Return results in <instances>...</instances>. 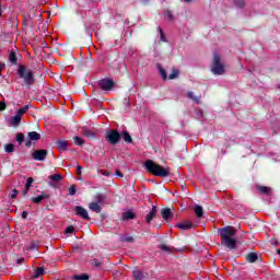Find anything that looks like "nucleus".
<instances>
[{"label":"nucleus","instance_id":"nucleus-1","mask_svg":"<svg viewBox=\"0 0 280 280\" xmlns=\"http://www.w3.org/2000/svg\"><path fill=\"white\" fill-rule=\"evenodd\" d=\"M145 170L150 172V174H153V176H160L162 178H165V176H170V170L164 168L163 166L154 163L152 160H148L144 163Z\"/></svg>","mask_w":280,"mask_h":280},{"label":"nucleus","instance_id":"nucleus-2","mask_svg":"<svg viewBox=\"0 0 280 280\" xmlns=\"http://www.w3.org/2000/svg\"><path fill=\"white\" fill-rule=\"evenodd\" d=\"M18 74L22 78L26 86H32V84H34V72H32L31 69H27L25 66H20Z\"/></svg>","mask_w":280,"mask_h":280},{"label":"nucleus","instance_id":"nucleus-3","mask_svg":"<svg viewBox=\"0 0 280 280\" xmlns=\"http://www.w3.org/2000/svg\"><path fill=\"white\" fill-rule=\"evenodd\" d=\"M211 71L214 75H223L225 72L224 65L217 52H214Z\"/></svg>","mask_w":280,"mask_h":280},{"label":"nucleus","instance_id":"nucleus-4","mask_svg":"<svg viewBox=\"0 0 280 280\" xmlns=\"http://www.w3.org/2000/svg\"><path fill=\"white\" fill-rule=\"evenodd\" d=\"M27 110H30V105H26L22 108H20L18 112H16V115L15 116H12L10 118V124L14 126V128H16V126H19V124H21V119H23V115L25 113H27Z\"/></svg>","mask_w":280,"mask_h":280},{"label":"nucleus","instance_id":"nucleus-5","mask_svg":"<svg viewBox=\"0 0 280 280\" xmlns=\"http://www.w3.org/2000/svg\"><path fill=\"white\" fill-rule=\"evenodd\" d=\"M105 139L110 143L112 145H115L119 143V140L121 139V135L118 133L117 130H109L105 133Z\"/></svg>","mask_w":280,"mask_h":280},{"label":"nucleus","instance_id":"nucleus-6","mask_svg":"<svg viewBox=\"0 0 280 280\" xmlns=\"http://www.w3.org/2000/svg\"><path fill=\"white\" fill-rule=\"evenodd\" d=\"M245 259L247 264H261L264 261V258L261 257V253H255V252H249L245 255Z\"/></svg>","mask_w":280,"mask_h":280},{"label":"nucleus","instance_id":"nucleus-7","mask_svg":"<svg viewBox=\"0 0 280 280\" xmlns=\"http://www.w3.org/2000/svg\"><path fill=\"white\" fill-rule=\"evenodd\" d=\"M221 240H229L231 237H234L235 235V228L233 226H225L223 229L219 230Z\"/></svg>","mask_w":280,"mask_h":280},{"label":"nucleus","instance_id":"nucleus-8","mask_svg":"<svg viewBox=\"0 0 280 280\" xmlns=\"http://www.w3.org/2000/svg\"><path fill=\"white\" fill-rule=\"evenodd\" d=\"M221 246H225L229 250H235L237 248V240L230 237L221 240Z\"/></svg>","mask_w":280,"mask_h":280},{"label":"nucleus","instance_id":"nucleus-9","mask_svg":"<svg viewBox=\"0 0 280 280\" xmlns=\"http://www.w3.org/2000/svg\"><path fill=\"white\" fill-rule=\"evenodd\" d=\"M113 86H115V83L110 79H103L100 81V88L103 91H110V89H113Z\"/></svg>","mask_w":280,"mask_h":280},{"label":"nucleus","instance_id":"nucleus-10","mask_svg":"<svg viewBox=\"0 0 280 280\" xmlns=\"http://www.w3.org/2000/svg\"><path fill=\"white\" fill-rule=\"evenodd\" d=\"M27 139L25 142L26 148H30L32 145V141H38V139H40V133L36 132V131H31L27 135Z\"/></svg>","mask_w":280,"mask_h":280},{"label":"nucleus","instance_id":"nucleus-11","mask_svg":"<svg viewBox=\"0 0 280 280\" xmlns=\"http://www.w3.org/2000/svg\"><path fill=\"white\" fill-rule=\"evenodd\" d=\"M33 159L35 161H45L47 159V150H36L33 152Z\"/></svg>","mask_w":280,"mask_h":280},{"label":"nucleus","instance_id":"nucleus-12","mask_svg":"<svg viewBox=\"0 0 280 280\" xmlns=\"http://www.w3.org/2000/svg\"><path fill=\"white\" fill-rule=\"evenodd\" d=\"M56 148L59 152H67L69 150V141L67 140H57Z\"/></svg>","mask_w":280,"mask_h":280},{"label":"nucleus","instance_id":"nucleus-13","mask_svg":"<svg viewBox=\"0 0 280 280\" xmlns=\"http://www.w3.org/2000/svg\"><path fill=\"white\" fill-rule=\"evenodd\" d=\"M175 229H180L182 231H189L194 229V222L191 221H184L182 223L175 224Z\"/></svg>","mask_w":280,"mask_h":280},{"label":"nucleus","instance_id":"nucleus-14","mask_svg":"<svg viewBox=\"0 0 280 280\" xmlns=\"http://www.w3.org/2000/svg\"><path fill=\"white\" fill-rule=\"evenodd\" d=\"M48 178L50 179L49 186H50V187H56V184H57V183H60V180H62V175H60V174H55V175L48 176Z\"/></svg>","mask_w":280,"mask_h":280},{"label":"nucleus","instance_id":"nucleus-15","mask_svg":"<svg viewBox=\"0 0 280 280\" xmlns=\"http://www.w3.org/2000/svg\"><path fill=\"white\" fill-rule=\"evenodd\" d=\"M91 218L95 222H104V220H106V214L101 211H95V212H93Z\"/></svg>","mask_w":280,"mask_h":280},{"label":"nucleus","instance_id":"nucleus-16","mask_svg":"<svg viewBox=\"0 0 280 280\" xmlns=\"http://www.w3.org/2000/svg\"><path fill=\"white\" fill-rule=\"evenodd\" d=\"M137 218V214L132 211H127L122 213V217L120 218L121 222H128V220H135Z\"/></svg>","mask_w":280,"mask_h":280},{"label":"nucleus","instance_id":"nucleus-17","mask_svg":"<svg viewBox=\"0 0 280 280\" xmlns=\"http://www.w3.org/2000/svg\"><path fill=\"white\" fill-rule=\"evenodd\" d=\"M119 242H121L122 244H133L135 237L130 235H121L119 236Z\"/></svg>","mask_w":280,"mask_h":280},{"label":"nucleus","instance_id":"nucleus-18","mask_svg":"<svg viewBox=\"0 0 280 280\" xmlns=\"http://www.w3.org/2000/svg\"><path fill=\"white\" fill-rule=\"evenodd\" d=\"M43 275H45V268L38 267L37 269L34 270L32 279H38V277H43Z\"/></svg>","mask_w":280,"mask_h":280},{"label":"nucleus","instance_id":"nucleus-19","mask_svg":"<svg viewBox=\"0 0 280 280\" xmlns=\"http://www.w3.org/2000/svg\"><path fill=\"white\" fill-rule=\"evenodd\" d=\"M75 215H78V218H82V220H91V215H89V211H77Z\"/></svg>","mask_w":280,"mask_h":280},{"label":"nucleus","instance_id":"nucleus-20","mask_svg":"<svg viewBox=\"0 0 280 280\" xmlns=\"http://www.w3.org/2000/svg\"><path fill=\"white\" fill-rule=\"evenodd\" d=\"M133 279L135 280H143V279H145V273H143V271H141V270H136V271H133Z\"/></svg>","mask_w":280,"mask_h":280},{"label":"nucleus","instance_id":"nucleus-21","mask_svg":"<svg viewBox=\"0 0 280 280\" xmlns=\"http://www.w3.org/2000/svg\"><path fill=\"white\" fill-rule=\"evenodd\" d=\"M258 191H260V194L270 196V191H272V188L267 187V186H258Z\"/></svg>","mask_w":280,"mask_h":280},{"label":"nucleus","instance_id":"nucleus-22","mask_svg":"<svg viewBox=\"0 0 280 280\" xmlns=\"http://www.w3.org/2000/svg\"><path fill=\"white\" fill-rule=\"evenodd\" d=\"M154 218H156V211L149 212L145 217L147 223L150 224V222H152Z\"/></svg>","mask_w":280,"mask_h":280},{"label":"nucleus","instance_id":"nucleus-23","mask_svg":"<svg viewBox=\"0 0 280 280\" xmlns=\"http://www.w3.org/2000/svg\"><path fill=\"white\" fill-rule=\"evenodd\" d=\"M46 198H48L47 195H38L37 197L33 198V202H35V205H38V202H43V200H45Z\"/></svg>","mask_w":280,"mask_h":280},{"label":"nucleus","instance_id":"nucleus-24","mask_svg":"<svg viewBox=\"0 0 280 280\" xmlns=\"http://www.w3.org/2000/svg\"><path fill=\"white\" fill-rule=\"evenodd\" d=\"M174 213L172 211H162V218L167 222L170 218H173Z\"/></svg>","mask_w":280,"mask_h":280},{"label":"nucleus","instance_id":"nucleus-25","mask_svg":"<svg viewBox=\"0 0 280 280\" xmlns=\"http://www.w3.org/2000/svg\"><path fill=\"white\" fill-rule=\"evenodd\" d=\"M122 139L126 143H130L132 141V137L130 136V133H128V131L122 132Z\"/></svg>","mask_w":280,"mask_h":280},{"label":"nucleus","instance_id":"nucleus-26","mask_svg":"<svg viewBox=\"0 0 280 280\" xmlns=\"http://www.w3.org/2000/svg\"><path fill=\"white\" fill-rule=\"evenodd\" d=\"M32 183H34V178L28 177L27 180H26L24 195L27 194V191H30V187H32Z\"/></svg>","mask_w":280,"mask_h":280},{"label":"nucleus","instance_id":"nucleus-27","mask_svg":"<svg viewBox=\"0 0 280 280\" xmlns=\"http://www.w3.org/2000/svg\"><path fill=\"white\" fill-rule=\"evenodd\" d=\"M164 20L165 21H174V14H172L171 11H165L164 12Z\"/></svg>","mask_w":280,"mask_h":280},{"label":"nucleus","instance_id":"nucleus-28","mask_svg":"<svg viewBox=\"0 0 280 280\" xmlns=\"http://www.w3.org/2000/svg\"><path fill=\"white\" fill-rule=\"evenodd\" d=\"M4 150L8 154H12V152H14V144L10 143V144H5L4 145Z\"/></svg>","mask_w":280,"mask_h":280},{"label":"nucleus","instance_id":"nucleus-29","mask_svg":"<svg viewBox=\"0 0 280 280\" xmlns=\"http://www.w3.org/2000/svg\"><path fill=\"white\" fill-rule=\"evenodd\" d=\"M9 62H11V65H16V54L10 52Z\"/></svg>","mask_w":280,"mask_h":280},{"label":"nucleus","instance_id":"nucleus-30","mask_svg":"<svg viewBox=\"0 0 280 280\" xmlns=\"http://www.w3.org/2000/svg\"><path fill=\"white\" fill-rule=\"evenodd\" d=\"M89 209H91V211H100V203L92 202L90 203Z\"/></svg>","mask_w":280,"mask_h":280},{"label":"nucleus","instance_id":"nucleus-31","mask_svg":"<svg viewBox=\"0 0 280 280\" xmlns=\"http://www.w3.org/2000/svg\"><path fill=\"white\" fill-rule=\"evenodd\" d=\"M178 78V70L173 69L172 73L168 75V80H176Z\"/></svg>","mask_w":280,"mask_h":280},{"label":"nucleus","instance_id":"nucleus-32","mask_svg":"<svg viewBox=\"0 0 280 280\" xmlns=\"http://www.w3.org/2000/svg\"><path fill=\"white\" fill-rule=\"evenodd\" d=\"M188 97L189 100H192V102H196L198 104V102H200V97L194 95V92H188Z\"/></svg>","mask_w":280,"mask_h":280},{"label":"nucleus","instance_id":"nucleus-33","mask_svg":"<svg viewBox=\"0 0 280 280\" xmlns=\"http://www.w3.org/2000/svg\"><path fill=\"white\" fill-rule=\"evenodd\" d=\"M73 141L75 143V145H84V140H82V138L75 136L73 137Z\"/></svg>","mask_w":280,"mask_h":280},{"label":"nucleus","instance_id":"nucleus-34","mask_svg":"<svg viewBox=\"0 0 280 280\" xmlns=\"http://www.w3.org/2000/svg\"><path fill=\"white\" fill-rule=\"evenodd\" d=\"M75 280H89V276L86 273L75 275Z\"/></svg>","mask_w":280,"mask_h":280},{"label":"nucleus","instance_id":"nucleus-35","mask_svg":"<svg viewBox=\"0 0 280 280\" xmlns=\"http://www.w3.org/2000/svg\"><path fill=\"white\" fill-rule=\"evenodd\" d=\"M160 32V39L162 43H167V38L165 37V33H163V30L161 27L158 28Z\"/></svg>","mask_w":280,"mask_h":280},{"label":"nucleus","instance_id":"nucleus-36","mask_svg":"<svg viewBox=\"0 0 280 280\" xmlns=\"http://www.w3.org/2000/svg\"><path fill=\"white\" fill-rule=\"evenodd\" d=\"M160 250H164L165 253H172V247H170L165 244H162V245H160Z\"/></svg>","mask_w":280,"mask_h":280},{"label":"nucleus","instance_id":"nucleus-37","mask_svg":"<svg viewBox=\"0 0 280 280\" xmlns=\"http://www.w3.org/2000/svg\"><path fill=\"white\" fill-rule=\"evenodd\" d=\"M159 71H160V74H161V78L163 79V80H167V72H165V69H163V68H159Z\"/></svg>","mask_w":280,"mask_h":280},{"label":"nucleus","instance_id":"nucleus-38","mask_svg":"<svg viewBox=\"0 0 280 280\" xmlns=\"http://www.w3.org/2000/svg\"><path fill=\"white\" fill-rule=\"evenodd\" d=\"M16 141H19L20 145L25 141V136L23 133L16 135Z\"/></svg>","mask_w":280,"mask_h":280},{"label":"nucleus","instance_id":"nucleus-39","mask_svg":"<svg viewBox=\"0 0 280 280\" xmlns=\"http://www.w3.org/2000/svg\"><path fill=\"white\" fill-rule=\"evenodd\" d=\"M196 220H200L205 218V212L203 211H195Z\"/></svg>","mask_w":280,"mask_h":280},{"label":"nucleus","instance_id":"nucleus-40","mask_svg":"<svg viewBox=\"0 0 280 280\" xmlns=\"http://www.w3.org/2000/svg\"><path fill=\"white\" fill-rule=\"evenodd\" d=\"M236 8H244V0H234Z\"/></svg>","mask_w":280,"mask_h":280},{"label":"nucleus","instance_id":"nucleus-41","mask_svg":"<svg viewBox=\"0 0 280 280\" xmlns=\"http://www.w3.org/2000/svg\"><path fill=\"white\" fill-rule=\"evenodd\" d=\"M75 191H77L75 185H72V186L69 188V190H68V192H69L70 196H75Z\"/></svg>","mask_w":280,"mask_h":280},{"label":"nucleus","instance_id":"nucleus-42","mask_svg":"<svg viewBox=\"0 0 280 280\" xmlns=\"http://www.w3.org/2000/svg\"><path fill=\"white\" fill-rule=\"evenodd\" d=\"M92 266H94L95 268H100L102 266V261H100L97 259H93L92 260Z\"/></svg>","mask_w":280,"mask_h":280},{"label":"nucleus","instance_id":"nucleus-43","mask_svg":"<svg viewBox=\"0 0 280 280\" xmlns=\"http://www.w3.org/2000/svg\"><path fill=\"white\" fill-rule=\"evenodd\" d=\"M75 232V228H73V225H69L67 229H66V233L67 234H71V233H74Z\"/></svg>","mask_w":280,"mask_h":280},{"label":"nucleus","instance_id":"nucleus-44","mask_svg":"<svg viewBox=\"0 0 280 280\" xmlns=\"http://www.w3.org/2000/svg\"><path fill=\"white\" fill-rule=\"evenodd\" d=\"M16 196H19V190H16V189L12 190L10 194V197L15 198Z\"/></svg>","mask_w":280,"mask_h":280},{"label":"nucleus","instance_id":"nucleus-45","mask_svg":"<svg viewBox=\"0 0 280 280\" xmlns=\"http://www.w3.org/2000/svg\"><path fill=\"white\" fill-rule=\"evenodd\" d=\"M77 174L80 176L82 174V166L78 165L77 166Z\"/></svg>","mask_w":280,"mask_h":280},{"label":"nucleus","instance_id":"nucleus-46","mask_svg":"<svg viewBox=\"0 0 280 280\" xmlns=\"http://www.w3.org/2000/svg\"><path fill=\"white\" fill-rule=\"evenodd\" d=\"M83 135L84 137H93V133L91 131H84Z\"/></svg>","mask_w":280,"mask_h":280},{"label":"nucleus","instance_id":"nucleus-47","mask_svg":"<svg viewBox=\"0 0 280 280\" xmlns=\"http://www.w3.org/2000/svg\"><path fill=\"white\" fill-rule=\"evenodd\" d=\"M194 211H202V207L197 205L194 207Z\"/></svg>","mask_w":280,"mask_h":280},{"label":"nucleus","instance_id":"nucleus-48","mask_svg":"<svg viewBox=\"0 0 280 280\" xmlns=\"http://www.w3.org/2000/svg\"><path fill=\"white\" fill-rule=\"evenodd\" d=\"M3 69H5V63L0 62V75H1V71H3Z\"/></svg>","mask_w":280,"mask_h":280},{"label":"nucleus","instance_id":"nucleus-49","mask_svg":"<svg viewBox=\"0 0 280 280\" xmlns=\"http://www.w3.org/2000/svg\"><path fill=\"white\" fill-rule=\"evenodd\" d=\"M0 110H5V103L0 102Z\"/></svg>","mask_w":280,"mask_h":280},{"label":"nucleus","instance_id":"nucleus-50","mask_svg":"<svg viewBox=\"0 0 280 280\" xmlns=\"http://www.w3.org/2000/svg\"><path fill=\"white\" fill-rule=\"evenodd\" d=\"M101 174H102L103 176H110V173H108V172H106V171H101Z\"/></svg>","mask_w":280,"mask_h":280},{"label":"nucleus","instance_id":"nucleus-51","mask_svg":"<svg viewBox=\"0 0 280 280\" xmlns=\"http://www.w3.org/2000/svg\"><path fill=\"white\" fill-rule=\"evenodd\" d=\"M22 218H23V220H26V219H27V211H23V212H22Z\"/></svg>","mask_w":280,"mask_h":280},{"label":"nucleus","instance_id":"nucleus-52","mask_svg":"<svg viewBox=\"0 0 280 280\" xmlns=\"http://www.w3.org/2000/svg\"><path fill=\"white\" fill-rule=\"evenodd\" d=\"M116 175H118L120 178H124V173H121L119 171L116 172Z\"/></svg>","mask_w":280,"mask_h":280},{"label":"nucleus","instance_id":"nucleus-53","mask_svg":"<svg viewBox=\"0 0 280 280\" xmlns=\"http://www.w3.org/2000/svg\"><path fill=\"white\" fill-rule=\"evenodd\" d=\"M75 211H85V210H84V208L78 206V207L75 208Z\"/></svg>","mask_w":280,"mask_h":280},{"label":"nucleus","instance_id":"nucleus-54","mask_svg":"<svg viewBox=\"0 0 280 280\" xmlns=\"http://www.w3.org/2000/svg\"><path fill=\"white\" fill-rule=\"evenodd\" d=\"M161 211H172V208H162Z\"/></svg>","mask_w":280,"mask_h":280},{"label":"nucleus","instance_id":"nucleus-55","mask_svg":"<svg viewBox=\"0 0 280 280\" xmlns=\"http://www.w3.org/2000/svg\"><path fill=\"white\" fill-rule=\"evenodd\" d=\"M24 259H18V264H23Z\"/></svg>","mask_w":280,"mask_h":280},{"label":"nucleus","instance_id":"nucleus-56","mask_svg":"<svg viewBox=\"0 0 280 280\" xmlns=\"http://www.w3.org/2000/svg\"><path fill=\"white\" fill-rule=\"evenodd\" d=\"M152 211H156V206H152Z\"/></svg>","mask_w":280,"mask_h":280},{"label":"nucleus","instance_id":"nucleus-57","mask_svg":"<svg viewBox=\"0 0 280 280\" xmlns=\"http://www.w3.org/2000/svg\"><path fill=\"white\" fill-rule=\"evenodd\" d=\"M32 248H36V245L34 243L32 244Z\"/></svg>","mask_w":280,"mask_h":280},{"label":"nucleus","instance_id":"nucleus-58","mask_svg":"<svg viewBox=\"0 0 280 280\" xmlns=\"http://www.w3.org/2000/svg\"><path fill=\"white\" fill-rule=\"evenodd\" d=\"M102 198H103V197H102L101 195H98V200H102Z\"/></svg>","mask_w":280,"mask_h":280},{"label":"nucleus","instance_id":"nucleus-59","mask_svg":"<svg viewBox=\"0 0 280 280\" xmlns=\"http://www.w3.org/2000/svg\"><path fill=\"white\" fill-rule=\"evenodd\" d=\"M276 215H278V212H275Z\"/></svg>","mask_w":280,"mask_h":280},{"label":"nucleus","instance_id":"nucleus-60","mask_svg":"<svg viewBox=\"0 0 280 280\" xmlns=\"http://www.w3.org/2000/svg\"><path fill=\"white\" fill-rule=\"evenodd\" d=\"M185 1H191V0H185Z\"/></svg>","mask_w":280,"mask_h":280},{"label":"nucleus","instance_id":"nucleus-61","mask_svg":"<svg viewBox=\"0 0 280 280\" xmlns=\"http://www.w3.org/2000/svg\"><path fill=\"white\" fill-rule=\"evenodd\" d=\"M142 1H148V0H142Z\"/></svg>","mask_w":280,"mask_h":280}]
</instances>
